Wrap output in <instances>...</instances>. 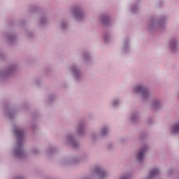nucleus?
Returning a JSON list of instances; mask_svg holds the SVG:
<instances>
[{
  "instance_id": "1",
  "label": "nucleus",
  "mask_w": 179,
  "mask_h": 179,
  "mask_svg": "<svg viewBox=\"0 0 179 179\" xmlns=\"http://www.w3.org/2000/svg\"><path fill=\"white\" fill-rule=\"evenodd\" d=\"M135 92H136V93H139V92L143 93V96H145V94H148V92H146V89L145 87H143V86L136 87Z\"/></svg>"
},
{
  "instance_id": "2",
  "label": "nucleus",
  "mask_w": 179,
  "mask_h": 179,
  "mask_svg": "<svg viewBox=\"0 0 179 179\" xmlns=\"http://www.w3.org/2000/svg\"><path fill=\"white\" fill-rule=\"evenodd\" d=\"M145 151H146V148H144L139 151V152L137 155V159L139 162H142V160H143V156L145 155Z\"/></svg>"
},
{
  "instance_id": "3",
  "label": "nucleus",
  "mask_w": 179,
  "mask_h": 179,
  "mask_svg": "<svg viewBox=\"0 0 179 179\" xmlns=\"http://www.w3.org/2000/svg\"><path fill=\"white\" fill-rule=\"evenodd\" d=\"M14 134H15V135L18 136V138H22L24 135L23 130L22 129L15 130Z\"/></svg>"
},
{
  "instance_id": "4",
  "label": "nucleus",
  "mask_w": 179,
  "mask_h": 179,
  "mask_svg": "<svg viewBox=\"0 0 179 179\" xmlns=\"http://www.w3.org/2000/svg\"><path fill=\"white\" fill-rule=\"evenodd\" d=\"M96 173H97V174H101V176L103 177L105 174L106 172L101 169L100 167H96L95 169Z\"/></svg>"
},
{
  "instance_id": "5",
  "label": "nucleus",
  "mask_w": 179,
  "mask_h": 179,
  "mask_svg": "<svg viewBox=\"0 0 179 179\" xmlns=\"http://www.w3.org/2000/svg\"><path fill=\"white\" fill-rule=\"evenodd\" d=\"M159 169H153L150 173V177H153L155 176H157V174H159Z\"/></svg>"
},
{
  "instance_id": "6",
  "label": "nucleus",
  "mask_w": 179,
  "mask_h": 179,
  "mask_svg": "<svg viewBox=\"0 0 179 179\" xmlns=\"http://www.w3.org/2000/svg\"><path fill=\"white\" fill-rule=\"evenodd\" d=\"M179 131V123L173 127V132H178Z\"/></svg>"
},
{
  "instance_id": "7",
  "label": "nucleus",
  "mask_w": 179,
  "mask_h": 179,
  "mask_svg": "<svg viewBox=\"0 0 179 179\" xmlns=\"http://www.w3.org/2000/svg\"><path fill=\"white\" fill-rule=\"evenodd\" d=\"M159 102H154L153 103V107H157L158 106H159Z\"/></svg>"
},
{
  "instance_id": "8",
  "label": "nucleus",
  "mask_w": 179,
  "mask_h": 179,
  "mask_svg": "<svg viewBox=\"0 0 179 179\" xmlns=\"http://www.w3.org/2000/svg\"><path fill=\"white\" fill-rule=\"evenodd\" d=\"M106 132H107V129L104 128L103 130H102V134L103 135H104L106 134Z\"/></svg>"
},
{
  "instance_id": "9",
  "label": "nucleus",
  "mask_w": 179,
  "mask_h": 179,
  "mask_svg": "<svg viewBox=\"0 0 179 179\" xmlns=\"http://www.w3.org/2000/svg\"><path fill=\"white\" fill-rule=\"evenodd\" d=\"M19 148H22V144L20 143H18Z\"/></svg>"
},
{
  "instance_id": "10",
  "label": "nucleus",
  "mask_w": 179,
  "mask_h": 179,
  "mask_svg": "<svg viewBox=\"0 0 179 179\" xmlns=\"http://www.w3.org/2000/svg\"><path fill=\"white\" fill-rule=\"evenodd\" d=\"M117 105V101H113V106H116Z\"/></svg>"
},
{
  "instance_id": "11",
  "label": "nucleus",
  "mask_w": 179,
  "mask_h": 179,
  "mask_svg": "<svg viewBox=\"0 0 179 179\" xmlns=\"http://www.w3.org/2000/svg\"><path fill=\"white\" fill-rule=\"evenodd\" d=\"M78 17H79V15H78Z\"/></svg>"
}]
</instances>
